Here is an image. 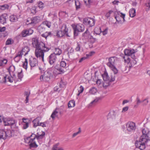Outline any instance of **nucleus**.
I'll return each mask as SVG.
<instances>
[{
  "mask_svg": "<svg viewBox=\"0 0 150 150\" xmlns=\"http://www.w3.org/2000/svg\"><path fill=\"white\" fill-rule=\"evenodd\" d=\"M45 133L44 132L41 131V134L37 133L36 134H32L31 135L25 139V143L29 144L30 147L36 148L38 145L36 144L34 140L36 138L39 143L40 144H42L45 137Z\"/></svg>",
  "mask_w": 150,
  "mask_h": 150,
  "instance_id": "obj_1",
  "label": "nucleus"
},
{
  "mask_svg": "<svg viewBox=\"0 0 150 150\" xmlns=\"http://www.w3.org/2000/svg\"><path fill=\"white\" fill-rule=\"evenodd\" d=\"M108 61L107 65L114 73L113 74L111 75V81H114L115 77L117 76V74L118 71L115 66L116 63L118 61L116 57H112L108 58Z\"/></svg>",
  "mask_w": 150,
  "mask_h": 150,
  "instance_id": "obj_2",
  "label": "nucleus"
},
{
  "mask_svg": "<svg viewBox=\"0 0 150 150\" xmlns=\"http://www.w3.org/2000/svg\"><path fill=\"white\" fill-rule=\"evenodd\" d=\"M50 48L46 44H40L39 47L35 49V55L37 58L41 59L42 62H44V53L48 52L50 50Z\"/></svg>",
  "mask_w": 150,
  "mask_h": 150,
  "instance_id": "obj_3",
  "label": "nucleus"
},
{
  "mask_svg": "<svg viewBox=\"0 0 150 150\" xmlns=\"http://www.w3.org/2000/svg\"><path fill=\"white\" fill-rule=\"evenodd\" d=\"M150 140L148 135H142L139 141L137 140L135 142L136 147H138L140 150H143L145 148L146 145L150 146Z\"/></svg>",
  "mask_w": 150,
  "mask_h": 150,
  "instance_id": "obj_4",
  "label": "nucleus"
},
{
  "mask_svg": "<svg viewBox=\"0 0 150 150\" xmlns=\"http://www.w3.org/2000/svg\"><path fill=\"white\" fill-rule=\"evenodd\" d=\"M52 68L47 69L44 72V74L41 75L40 77V79L42 81H48L50 79V76L53 72Z\"/></svg>",
  "mask_w": 150,
  "mask_h": 150,
  "instance_id": "obj_5",
  "label": "nucleus"
},
{
  "mask_svg": "<svg viewBox=\"0 0 150 150\" xmlns=\"http://www.w3.org/2000/svg\"><path fill=\"white\" fill-rule=\"evenodd\" d=\"M71 26L74 30V36H77L79 32H83L84 30V25L81 23L73 24Z\"/></svg>",
  "mask_w": 150,
  "mask_h": 150,
  "instance_id": "obj_6",
  "label": "nucleus"
},
{
  "mask_svg": "<svg viewBox=\"0 0 150 150\" xmlns=\"http://www.w3.org/2000/svg\"><path fill=\"white\" fill-rule=\"evenodd\" d=\"M138 50L137 49H134L131 48L129 49H125L124 50V53L127 59V57L128 56H131L132 58H135V56L134 54L137 52Z\"/></svg>",
  "mask_w": 150,
  "mask_h": 150,
  "instance_id": "obj_7",
  "label": "nucleus"
},
{
  "mask_svg": "<svg viewBox=\"0 0 150 150\" xmlns=\"http://www.w3.org/2000/svg\"><path fill=\"white\" fill-rule=\"evenodd\" d=\"M1 122L3 121L4 126L11 125H14L15 123V121L13 118L9 117L3 118L2 117Z\"/></svg>",
  "mask_w": 150,
  "mask_h": 150,
  "instance_id": "obj_8",
  "label": "nucleus"
},
{
  "mask_svg": "<svg viewBox=\"0 0 150 150\" xmlns=\"http://www.w3.org/2000/svg\"><path fill=\"white\" fill-rule=\"evenodd\" d=\"M102 76L104 81V82L103 84V86L104 87H106L109 86L110 85V82L113 81H111V79L110 80L109 79V77L107 73H105L102 75Z\"/></svg>",
  "mask_w": 150,
  "mask_h": 150,
  "instance_id": "obj_9",
  "label": "nucleus"
},
{
  "mask_svg": "<svg viewBox=\"0 0 150 150\" xmlns=\"http://www.w3.org/2000/svg\"><path fill=\"white\" fill-rule=\"evenodd\" d=\"M126 128L127 131L130 132H133L136 129L135 124L132 122H128L126 124Z\"/></svg>",
  "mask_w": 150,
  "mask_h": 150,
  "instance_id": "obj_10",
  "label": "nucleus"
},
{
  "mask_svg": "<svg viewBox=\"0 0 150 150\" xmlns=\"http://www.w3.org/2000/svg\"><path fill=\"white\" fill-rule=\"evenodd\" d=\"M83 22L84 24L89 25L90 27H92L94 25L95 21L93 18H86L83 19Z\"/></svg>",
  "mask_w": 150,
  "mask_h": 150,
  "instance_id": "obj_11",
  "label": "nucleus"
},
{
  "mask_svg": "<svg viewBox=\"0 0 150 150\" xmlns=\"http://www.w3.org/2000/svg\"><path fill=\"white\" fill-rule=\"evenodd\" d=\"M123 58L124 59L125 63L129 64V65L130 67H132L137 63V61L134 59V58H132V59H131L127 57V59H126V57L125 56H123Z\"/></svg>",
  "mask_w": 150,
  "mask_h": 150,
  "instance_id": "obj_12",
  "label": "nucleus"
},
{
  "mask_svg": "<svg viewBox=\"0 0 150 150\" xmlns=\"http://www.w3.org/2000/svg\"><path fill=\"white\" fill-rule=\"evenodd\" d=\"M42 44L43 45L45 44L42 42H39L37 38H34L32 39V45L35 48L39 47L40 44Z\"/></svg>",
  "mask_w": 150,
  "mask_h": 150,
  "instance_id": "obj_13",
  "label": "nucleus"
},
{
  "mask_svg": "<svg viewBox=\"0 0 150 150\" xmlns=\"http://www.w3.org/2000/svg\"><path fill=\"white\" fill-rule=\"evenodd\" d=\"M57 57L54 54H51L47 57V61L50 65H53L55 62Z\"/></svg>",
  "mask_w": 150,
  "mask_h": 150,
  "instance_id": "obj_14",
  "label": "nucleus"
},
{
  "mask_svg": "<svg viewBox=\"0 0 150 150\" xmlns=\"http://www.w3.org/2000/svg\"><path fill=\"white\" fill-rule=\"evenodd\" d=\"M67 64L65 61H62L60 63V68L57 69L59 71L58 74L63 73L64 72V69H66L67 67Z\"/></svg>",
  "mask_w": 150,
  "mask_h": 150,
  "instance_id": "obj_15",
  "label": "nucleus"
},
{
  "mask_svg": "<svg viewBox=\"0 0 150 150\" xmlns=\"http://www.w3.org/2000/svg\"><path fill=\"white\" fill-rule=\"evenodd\" d=\"M29 62L30 65L31 67V69L34 68L38 66V60L37 59L35 58L30 59Z\"/></svg>",
  "mask_w": 150,
  "mask_h": 150,
  "instance_id": "obj_16",
  "label": "nucleus"
},
{
  "mask_svg": "<svg viewBox=\"0 0 150 150\" xmlns=\"http://www.w3.org/2000/svg\"><path fill=\"white\" fill-rule=\"evenodd\" d=\"M2 79L0 81L1 83H6L7 79L8 80V81L10 83H12L13 81V77L11 76H9L7 75H5V76H2Z\"/></svg>",
  "mask_w": 150,
  "mask_h": 150,
  "instance_id": "obj_17",
  "label": "nucleus"
},
{
  "mask_svg": "<svg viewBox=\"0 0 150 150\" xmlns=\"http://www.w3.org/2000/svg\"><path fill=\"white\" fill-rule=\"evenodd\" d=\"M33 33V30L31 29L24 30L22 31L21 35L22 37H25L32 34Z\"/></svg>",
  "mask_w": 150,
  "mask_h": 150,
  "instance_id": "obj_18",
  "label": "nucleus"
},
{
  "mask_svg": "<svg viewBox=\"0 0 150 150\" xmlns=\"http://www.w3.org/2000/svg\"><path fill=\"white\" fill-rule=\"evenodd\" d=\"M61 30L63 33V34L67 37H70L69 34L68 28L67 26L65 24H63L61 28Z\"/></svg>",
  "mask_w": 150,
  "mask_h": 150,
  "instance_id": "obj_19",
  "label": "nucleus"
},
{
  "mask_svg": "<svg viewBox=\"0 0 150 150\" xmlns=\"http://www.w3.org/2000/svg\"><path fill=\"white\" fill-rule=\"evenodd\" d=\"M8 18L7 14L4 13L2 14L0 17V22L1 23L4 24L6 23V20Z\"/></svg>",
  "mask_w": 150,
  "mask_h": 150,
  "instance_id": "obj_20",
  "label": "nucleus"
},
{
  "mask_svg": "<svg viewBox=\"0 0 150 150\" xmlns=\"http://www.w3.org/2000/svg\"><path fill=\"white\" fill-rule=\"evenodd\" d=\"M31 21L30 23L28 24H36L40 21L41 19L39 16H36L32 18Z\"/></svg>",
  "mask_w": 150,
  "mask_h": 150,
  "instance_id": "obj_21",
  "label": "nucleus"
},
{
  "mask_svg": "<svg viewBox=\"0 0 150 150\" xmlns=\"http://www.w3.org/2000/svg\"><path fill=\"white\" fill-rule=\"evenodd\" d=\"M29 121L28 119L25 118L22 119V121L21 122V124L23 129H25L28 127L29 123Z\"/></svg>",
  "mask_w": 150,
  "mask_h": 150,
  "instance_id": "obj_22",
  "label": "nucleus"
},
{
  "mask_svg": "<svg viewBox=\"0 0 150 150\" xmlns=\"http://www.w3.org/2000/svg\"><path fill=\"white\" fill-rule=\"evenodd\" d=\"M83 39H85L86 41H88L91 39V35L89 34L88 31L87 29L83 34Z\"/></svg>",
  "mask_w": 150,
  "mask_h": 150,
  "instance_id": "obj_23",
  "label": "nucleus"
},
{
  "mask_svg": "<svg viewBox=\"0 0 150 150\" xmlns=\"http://www.w3.org/2000/svg\"><path fill=\"white\" fill-rule=\"evenodd\" d=\"M30 51V49L29 47L28 46H25L22 48L21 50L19 52H21L22 55L24 53H25V55H26L28 54V53Z\"/></svg>",
  "mask_w": 150,
  "mask_h": 150,
  "instance_id": "obj_24",
  "label": "nucleus"
},
{
  "mask_svg": "<svg viewBox=\"0 0 150 150\" xmlns=\"http://www.w3.org/2000/svg\"><path fill=\"white\" fill-rule=\"evenodd\" d=\"M40 119V118L38 117L33 120L32 122L34 127L35 128L37 126H39V120Z\"/></svg>",
  "mask_w": 150,
  "mask_h": 150,
  "instance_id": "obj_25",
  "label": "nucleus"
},
{
  "mask_svg": "<svg viewBox=\"0 0 150 150\" xmlns=\"http://www.w3.org/2000/svg\"><path fill=\"white\" fill-rule=\"evenodd\" d=\"M22 57V54H21V52H18L14 58V60L16 62L18 63L20 61Z\"/></svg>",
  "mask_w": 150,
  "mask_h": 150,
  "instance_id": "obj_26",
  "label": "nucleus"
},
{
  "mask_svg": "<svg viewBox=\"0 0 150 150\" xmlns=\"http://www.w3.org/2000/svg\"><path fill=\"white\" fill-rule=\"evenodd\" d=\"M129 16L130 17H134L136 15V10L134 8H132L129 11Z\"/></svg>",
  "mask_w": 150,
  "mask_h": 150,
  "instance_id": "obj_27",
  "label": "nucleus"
},
{
  "mask_svg": "<svg viewBox=\"0 0 150 150\" xmlns=\"http://www.w3.org/2000/svg\"><path fill=\"white\" fill-rule=\"evenodd\" d=\"M18 19L17 16L15 15H12L10 17V19L11 22H16L18 21Z\"/></svg>",
  "mask_w": 150,
  "mask_h": 150,
  "instance_id": "obj_28",
  "label": "nucleus"
},
{
  "mask_svg": "<svg viewBox=\"0 0 150 150\" xmlns=\"http://www.w3.org/2000/svg\"><path fill=\"white\" fill-rule=\"evenodd\" d=\"M62 51L61 49L58 48H55L54 53L52 54H54L56 56V55H59L62 54Z\"/></svg>",
  "mask_w": 150,
  "mask_h": 150,
  "instance_id": "obj_29",
  "label": "nucleus"
},
{
  "mask_svg": "<svg viewBox=\"0 0 150 150\" xmlns=\"http://www.w3.org/2000/svg\"><path fill=\"white\" fill-rule=\"evenodd\" d=\"M117 114V113L115 111H113L108 113V117H111L112 118H114Z\"/></svg>",
  "mask_w": 150,
  "mask_h": 150,
  "instance_id": "obj_30",
  "label": "nucleus"
},
{
  "mask_svg": "<svg viewBox=\"0 0 150 150\" xmlns=\"http://www.w3.org/2000/svg\"><path fill=\"white\" fill-rule=\"evenodd\" d=\"M6 131L2 130H0V139H6Z\"/></svg>",
  "mask_w": 150,
  "mask_h": 150,
  "instance_id": "obj_31",
  "label": "nucleus"
},
{
  "mask_svg": "<svg viewBox=\"0 0 150 150\" xmlns=\"http://www.w3.org/2000/svg\"><path fill=\"white\" fill-rule=\"evenodd\" d=\"M7 62V60L6 59L0 60V68L4 67Z\"/></svg>",
  "mask_w": 150,
  "mask_h": 150,
  "instance_id": "obj_32",
  "label": "nucleus"
},
{
  "mask_svg": "<svg viewBox=\"0 0 150 150\" xmlns=\"http://www.w3.org/2000/svg\"><path fill=\"white\" fill-rule=\"evenodd\" d=\"M56 36L58 37H62L64 36L65 35H64V34H63V33L61 31V30H57L56 31Z\"/></svg>",
  "mask_w": 150,
  "mask_h": 150,
  "instance_id": "obj_33",
  "label": "nucleus"
},
{
  "mask_svg": "<svg viewBox=\"0 0 150 150\" xmlns=\"http://www.w3.org/2000/svg\"><path fill=\"white\" fill-rule=\"evenodd\" d=\"M75 101L74 100L70 101L68 103V105L69 108L73 107L75 106Z\"/></svg>",
  "mask_w": 150,
  "mask_h": 150,
  "instance_id": "obj_34",
  "label": "nucleus"
},
{
  "mask_svg": "<svg viewBox=\"0 0 150 150\" xmlns=\"http://www.w3.org/2000/svg\"><path fill=\"white\" fill-rule=\"evenodd\" d=\"M75 5L76 9V10H77L80 8L81 3L79 0H76L75 1Z\"/></svg>",
  "mask_w": 150,
  "mask_h": 150,
  "instance_id": "obj_35",
  "label": "nucleus"
},
{
  "mask_svg": "<svg viewBox=\"0 0 150 150\" xmlns=\"http://www.w3.org/2000/svg\"><path fill=\"white\" fill-rule=\"evenodd\" d=\"M30 94V92L25 91L24 93V96H25V103H28L29 100V97Z\"/></svg>",
  "mask_w": 150,
  "mask_h": 150,
  "instance_id": "obj_36",
  "label": "nucleus"
},
{
  "mask_svg": "<svg viewBox=\"0 0 150 150\" xmlns=\"http://www.w3.org/2000/svg\"><path fill=\"white\" fill-rule=\"evenodd\" d=\"M44 26H46L48 28H50L52 25V23L51 22L46 21H44L42 24Z\"/></svg>",
  "mask_w": 150,
  "mask_h": 150,
  "instance_id": "obj_37",
  "label": "nucleus"
},
{
  "mask_svg": "<svg viewBox=\"0 0 150 150\" xmlns=\"http://www.w3.org/2000/svg\"><path fill=\"white\" fill-rule=\"evenodd\" d=\"M9 6L7 4H5L3 5H0V9L2 10H4L8 9Z\"/></svg>",
  "mask_w": 150,
  "mask_h": 150,
  "instance_id": "obj_38",
  "label": "nucleus"
},
{
  "mask_svg": "<svg viewBox=\"0 0 150 150\" xmlns=\"http://www.w3.org/2000/svg\"><path fill=\"white\" fill-rule=\"evenodd\" d=\"M58 110V109L56 108V110L54 111L52 113L51 117L53 119H54L55 117L57 116V114L58 113V112L57 111V110Z\"/></svg>",
  "mask_w": 150,
  "mask_h": 150,
  "instance_id": "obj_39",
  "label": "nucleus"
},
{
  "mask_svg": "<svg viewBox=\"0 0 150 150\" xmlns=\"http://www.w3.org/2000/svg\"><path fill=\"white\" fill-rule=\"evenodd\" d=\"M57 85L59 86V88L61 89V90L62 89V88H64L65 87L64 83L63 82L62 80H61L59 83H58Z\"/></svg>",
  "mask_w": 150,
  "mask_h": 150,
  "instance_id": "obj_40",
  "label": "nucleus"
},
{
  "mask_svg": "<svg viewBox=\"0 0 150 150\" xmlns=\"http://www.w3.org/2000/svg\"><path fill=\"white\" fill-rule=\"evenodd\" d=\"M68 54L69 56L74 54V49L72 47H69L68 49Z\"/></svg>",
  "mask_w": 150,
  "mask_h": 150,
  "instance_id": "obj_41",
  "label": "nucleus"
},
{
  "mask_svg": "<svg viewBox=\"0 0 150 150\" xmlns=\"http://www.w3.org/2000/svg\"><path fill=\"white\" fill-rule=\"evenodd\" d=\"M13 40L11 38L8 39L6 41V45H9L12 44L13 43Z\"/></svg>",
  "mask_w": 150,
  "mask_h": 150,
  "instance_id": "obj_42",
  "label": "nucleus"
},
{
  "mask_svg": "<svg viewBox=\"0 0 150 150\" xmlns=\"http://www.w3.org/2000/svg\"><path fill=\"white\" fill-rule=\"evenodd\" d=\"M136 102L137 104L134 106V107L137 108V107L138 105L140 103H141L142 102V101H141L140 100L139 98V97H137L136 98Z\"/></svg>",
  "mask_w": 150,
  "mask_h": 150,
  "instance_id": "obj_43",
  "label": "nucleus"
},
{
  "mask_svg": "<svg viewBox=\"0 0 150 150\" xmlns=\"http://www.w3.org/2000/svg\"><path fill=\"white\" fill-rule=\"evenodd\" d=\"M28 67V60L27 59H25V61L23 63V67L26 70L27 69Z\"/></svg>",
  "mask_w": 150,
  "mask_h": 150,
  "instance_id": "obj_44",
  "label": "nucleus"
},
{
  "mask_svg": "<svg viewBox=\"0 0 150 150\" xmlns=\"http://www.w3.org/2000/svg\"><path fill=\"white\" fill-rule=\"evenodd\" d=\"M53 150H63L62 148L58 146V144H57L54 146Z\"/></svg>",
  "mask_w": 150,
  "mask_h": 150,
  "instance_id": "obj_45",
  "label": "nucleus"
},
{
  "mask_svg": "<svg viewBox=\"0 0 150 150\" xmlns=\"http://www.w3.org/2000/svg\"><path fill=\"white\" fill-rule=\"evenodd\" d=\"M97 91L96 89L94 87H93L90 89L89 92L92 94H94L96 93Z\"/></svg>",
  "mask_w": 150,
  "mask_h": 150,
  "instance_id": "obj_46",
  "label": "nucleus"
},
{
  "mask_svg": "<svg viewBox=\"0 0 150 150\" xmlns=\"http://www.w3.org/2000/svg\"><path fill=\"white\" fill-rule=\"evenodd\" d=\"M115 18L116 20V21L118 23H121V18L118 15H116L115 16Z\"/></svg>",
  "mask_w": 150,
  "mask_h": 150,
  "instance_id": "obj_47",
  "label": "nucleus"
},
{
  "mask_svg": "<svg viewBox=\"0 0 150 150\" xmlns=\"http://www.w3.org/2000/svg\"><path fill=\"white\" fill-rule=\"evenodd\" d=\"M15 70V67L13 66H11L8 69L9 73L10 74L11 72H13Z\"/></svg>",
  "mask_w": 150,
  "mask_h": 150,
  "instance_id": "obj_48",
  "label": "nucleus"
},
{
  "mask_svg": "<svg viewBox=\"0 0 150 150\" xmlns=\"http://www.w3.org/2000/svg\"><path fill=\"white\" fill-rule=\"evenodd\" d=\"M100 98H96L90 103V105H91L92 104H95L100 100Z\"/></svg>",
  "mask_w": 150,
  "mask_h": 150,
  "instance_id": "obj_49",
  "label": "nucleus"
},
{
  "mask_svg": "<svg viewBox=\"0 0 150 150\" xmlns=\"http://www.w3.org/2000/svg\"><path fill=\"white\" fill-rule=\"evenodd\" d=\"M81 47V45L79 42L77 43V46L76 47L75 50L76 51H80Z\"/></svg>",
  "mask_w": 150,
  "mask_h": 150,
  "instance_id": "obj_50",
  "label": "nucleus"
},
{
  "mask_svg": "<svg viewBox=\"0 0 150 150\" xmlns=\"http://www.w3.org/2000/svg\"><path fill=\"white\" fill-rule=\"evenodd\" d=\"M146 6L148 8V10H150V0H146L145 4Z\"/></svg>",
  "mask_w": 150,
  "mask_h": 150,
  "instance_id": "obj_51",
  "label": "nucleus"
},
{
  "mask_svg": "<svg viewBox=\"0 0 150 150\" xmlns=\"http://www.w3.org/2000/svg\"><path fill=\"white\" fill-rule=\"evenodd\" d=\"M117 13L118 15L119 16H120V17H121V18H122L124 21H125V14H124L122 13H120V12H117Z\"/></svg>",
  "mask_w": 150,
  "mask_h": 150,
  "instance_id": "obj_52",
  "label": "nucleus"
},
{
  "mask_svg": "<svg viewBox=\"0 0 150 150\" xmlns=\"http://www.w3.org/2000/svg\"><path fill=\"white\" fill-rule=\"evenodd\" d=\"M44 4L41 1H40L38 2V7L40 8H42L44 7Z\"/></svg>",
  "mask_w": 150,
  "mask_h": 150,
  "instance_id": "obj_53",
  "label": "nucleus"
},
{
  "mask_svg": "<svg viewBox=\"0 0 150 150\" xmlns=\"http://www.w3.org/2000/svg\"><path fill=\"white\" fill-rule=\"evenodd\" d=\"M6 139L7 137H10L11 136V132L10 131H6Z\"/></svg>",
  "mask_w": 150,
  "mask_h": 150,
  "instance_id": "obj_54",
  "label": "nucleus"
},
{
  "mask_svg": "<svg viewBox=\"0 0 150 150\" xmlns=\"http://www.w3.org/2000/svg\"><path fill=\"white\" fill-rule=\"evenodd\" d=\"M101 32V30L100 28L98 29V28H96L95 29L94 33L97 35L100 34Z\"/></svg>",
  "mask_w": 150,
  "mask_h": 150,
  "instance_id": "obj_55",
  "label": "nucleus"
},
{
  "mask_svg": "<svg viewBox=\"0 0 150 150\" xmlns=\"http://www.w3.org/2000/svg\"><path fill=\"white\" fill-rule=\"evenodd\" d=\"M84 3L86 4H91L93 3L92 0H84Z\"/></svg>",
  "mask_w": 150,
  "mask_h": 150,
  "instance_id": "obj_56",
  "label": "nucleus"
},
{
  "mask_svg": "<svg viewBox=\"0 0 150 150\" xmlns=\"http://www.w3.org/2000/svg\"><path fill=\"white\" fill-rule=\"evenodd\" d=\"M22 70H21L20 72L18 73V78L19 79H20L21 80V79L23 77V75L22 74Z\"/></svg>",
  "mask_w": 150,
  "mask_h": 150,
  "instance_id": "obj_57",
  "label": "nucleus"
},
{
  "mask_svg": "<svg viewBox=\"0 0 150 150\" xmlns=\"http://www.w3.org/2000/svg\"><path fill=\"white\" fill-rule=\"evenodd\" d=\"M39 30L40 31H41V32L45 31V28L42 24L39 27Z\"/></svg>",
  "mask_w": 150,
  "mask_h": 150,
  "instance_id": "obj_58",
  "label": "nucleus"
},
{
  "mask_svg": "<svg viewBox=\"0 0 150 150\" xmlns=\"http://www.w3.org/2000/svg\"><path fill=\"white\" fill-rule=\"evenodd\" d=\"M113 12V11H110L106 13L105 15V16L107 18H108L110 17V14L112 13Z\"/></svg>",
  "mask_w": 150,
  "mask_h": 150,
  "instance_id": "obj_59",
  "label": "nucleus"
},
{
  "mask_svg": "<svg viewBox=\"0 0 150 150\" xmlns=\"http://www.w3.org/2000/svg\"><path fill=\"white\" fill-rule=\"evenodd\" d=\"M96 40V38H93V37L91 36V39H90L88 41L91 42V43H93L95 42Z\"/></svg>",
  "mask_w": 150,
  "mask_h": 150,
  "instance_id": "obj_60",
  "label": "nucleus"
},
{
  "mask_svg": "<svg viewBox=\"0 0 150 150\" xmlns=\"http://www.w3.org/2000/svg\"><path fill=\"white\" fill-rule=\"evenodd\" d=\"M79 131L76 133H74L72 136V137H74L76 136L78 134H79L81 132V128H79Z\"/></svg>",
  "mask_w": 150,
  "mask_h": 150,
  "instance_id": "obj_61",
  "label": "nucleus"
},
{
  "mask_svg": "<svg viewBox=\"0 0 150 150\" xmlns=\"http://www.w3.org/2000/svg\"><path fill=\"white\" fill-rule=\"evenodd\" d=\"M54 90L55 91H59L61 90V89H60L59 88V86H56L54 88Z\"/></svg>",
  "mask_w": 150,
  "mask_h": 150,
  "instance_id": "obj_62",
  "label": "nucleus"
},
{
  "mask_svg": "<svg viewBox=\"0 0 150 150\" xmlns=\"http://www.w3.org/2000/svg\"><path fill=\"white\" fill-rule=\"evenodd\" d=\"M84 90V88L82 86H81L79 87V89L78 91V92L82 93Z\"/></svg>",
  "mask_w": 150,
  "mask_h": 150,
  "instance_id": "obj_63",
  "label": "nucleus"
},
{
  "mask_svg": "<svg viewBox=\"0 0 150 150\" xmlns=\"http://www.w3.org/2000/svg\"><path fill=\"white\" fill-rule=\"evenodd\" d=\"M108 29L106 28L104 31L102 32L103 35H105L107 34L108 33Z\"/></svg>",
  "mask_w": 150,
  "mask_h": 150,
  "instance_id": "obj_64",
  "label": "nucleus"
}]
</instances>
